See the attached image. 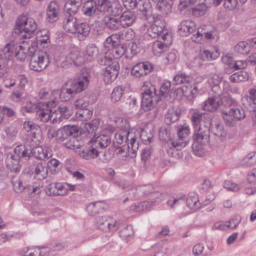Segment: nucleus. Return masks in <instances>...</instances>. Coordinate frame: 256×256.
I'll list each match as a JSON object with an SVG mask.
<instances>
[{
    "instance_id": "f257e3e1",
    "label": "nucleus",
    "mask_w": 256,
    "mask_h": 256,
    "mask_svg": "<svg viewBox=\"0 0 256 256\" xmlns=\"http://www.w3.org/2000/svg\"><path fill=\"white\" fill-rule=\"evenodd\" d=\"M170 82H165L162 84L158 94L154 86L150 82H144L142 89V109L146 112L153 109L162 97L170 92Z\"/></svg>"
},
{
    "instance_id": "f03ea898",
    "label": "nucleus",
    "mask_w": 256,
    "mask_h": 256,
    "mask_svg": "<svg viewBox=\"0 0 256 256\" xmlns=\"http://www.w3.org/2000/svg\"><path fill=\"white\" fill-rule=\"evenodd\" d=\"M100 124L98 119L92 120L90 122L84 126V132H87L88 136L90 138L89 142L92 144L96 150L98 148H104L107 147L111 142L109 135L101 134L96 137V132Z\"/></svg>"
},
{
    "instance_id": "7ed1b4c3",
    "label": "nucleus",
    "mask_w": 256,
    "mask_h": 256,
    "mask_svg": "<svg viewBox=\"0 0 256 256\" xmlns=\"http://www.w3.org/2000/svg\"><path fill=\"white\" fill-rule=\"evenodd\" d=\"M89 82L88 77L82 76L76 80L68 81L62 88L60 98L62 101H68L77 93L85 90Z\"/></svg>"
},
{
    "instance_id": "20e7f679",
    "label": "nucleus",
    "mask_w": 256,
    "mask_h": 256,
    "mask_svg": "<svg viewBox=\"0 0 256 256\" xmlns=\"http://www.w3.org/2000/svg\"><path fill=\"white\" fill-rule=\"evenodd\" d=\"M16 25L20 31H23L25 34L23 37L26 38H30L34 34V32L37 28V24L35 20L26 16H20L16 21Z\"/></svg>"
},
{
    "instance_id": "39448f33",
    "label": "nucleus",
    "mask_w": 256,
    "mask_h": 256,
    "mask_svg": "<svg viewBox=\"0 0 256 256\" xmlns=\"http://www.w3.org/2000/svg\"><path fill=\"white\" fill-rule=\"evenodd\" d=\"M222 116L226 124L232 127L236 125L238 121L244 118L246 114L242 108L233 106L228 111H224Z\"/></svg>"
},
{
    "instance_id": "423d86ee",
    "label": "nucleus",
    "mask_w": 256,
    "mask_h": 256,
    "mask_svg": "<svg viewBox=\"0 0 256 256\" xmlns=\"http://www.w3.org/2000/svg\"><path fill=\"white\" fill-rule=\"evenodd\" d=\"M115 153L118 158L126 160L128 158H132V155H130L132 152L134 154L138 148V143L134 136L130 138V142H128L126 145L116 146Z\"/></svg>"
},
{
    "instance_id": "0eeeda50",
    "label": "nucleus",
    "mask_w": 256,
    "mask_h": 256,
    "mask_svg": "<svg viewBox=\"0 0 256 256\" xmlns=\"http://www.w3.org/2000/svg\"><path fill=\"white\" fill-rule=\"evenodd\" d=\"M15 50L14 42H10L3 48H0V78L4 76L5 72L4 70L6 68L8 61L14 58Z\"/></svg>"
},
{
    "instance_id": "6e6552de",
    "label": "nucleus",
    "mask_w": 256,
    "mask_h": 256,
    "mask_svg": "<svg viewBox=\"0 0 256 256\" xmlns=\"http://www.w3.org/2000/svg\"><path fill=\"white\" fill-rule=\"evenodd\" d=\"M219 50L216 48L212 50H200L199 55L194 57L190 62L192 68H198L202 64L204 61L216 59L220 56Z\"/></svg>"
},
{
    "instance_id": "1a4fd4ad",
    "label": "nucleus",
    "mask_w": 256,
    "mask_h": 256,
    "mask_svg": "<svg viewBox=\"0 0 256 256\" xmlns=\"http://www.w3.org/2000/svg\"><path fill=\"white\" fill-rule=\"evenodd\" d=\"M49 63V56L46 52L34 54L31 58L30 68L34 71L41 72L48 66Z\"/></svg>"
},
{
    "instance_id": "9d476101",
    "label": "nucleus",
    "mask_w": 256,
    "mask_h": 256,
    "mask_svg": "<svg viewBox=\"0 0 256 256\" xmlns=\"http://www.w3.org/2000/svg\"><path fill=\"white\" fill-rule=\"evenodd\" d=\"M210 120L202 122L198 127L194 128V140L198 144L204 145L208 144L210 140Z\"/></svg>"
},
{
    "instance_id": "9b49d317",
    "label": "nucleus",
    "mask_w": 256,
    "mask_h": 256,
    "mask_svg": "<svg viewBox=\"0 0 256 256\" xmlns=\"http://www.w3.org/2000/svg\"><path fill=\"white\" fill-rule=\"evenodd\" d=\"M98 228L106 232L115 231L119 228V223L114 219L108 216H98L96 218Z\"/></svg>"
},
{
    "instance_id": "f8f14e48",
    "label": "nucleus",
    "mask_w": 256,
    "mask_h": 256,
    "mask_svg": "<svg viewBox=\"0 0 256 256\" xmlns=\"http://www.w3.org/2000/svg\"><path fill=\"white\" fill-rule=\"evenodd\" d=\"M130 125L125 120V124L120 126V130L114 134V144L116 146H122L127 144V141L132 136H134L132 133L130 132Z\"/></svg>"
},
{
    "instance_id": "ddd939ff",
    "label": "nucleus",
    "mask_w": 256,
    "mask_h": 256,
    "mask_svg": "<svg viewBox=\"0 0 256 256\" xmlns=\"http://www.w3.org/2000/svg\"><path fill=\"white\" fill-rule=\"evenodd\" d=\"M79 134L77 126H65L56 131V138L62 142L70 137H76Z\"/></svg>"
},
{
    "instance_id": "4468645a",
    "label": "nucleus",
    "mask_w": 256,
    "mask_h": 256,
    "mask_svg": "<svg viewBox=\"0 0 256 256\" xmlns=\"http://www.w3.org/2000/svg\"><path fill=\"white\" fill-rule=\"evenodd\" d=\"M120 66L116 60L108 66L104 72V80L106 84L111 83L117 78Z\"/></svg>"
},
{
    "instance_id": "2eb2a0df",
    "label": "nucleus",
    "mask_w": 256,
    "mask_h": 256,
    "mask_svg": "<svg viewBox=\"0 0 256 256\" xmlns=\"http://www.w3.org/2000/svg\"><path fill=\"white\" fill-rule=\"evenodd\" d=\"M152 70L151 64L148 62H140L135 64L132 68L130 74L136 78L148 74Z\"/></svg>"
},
{
    "instance_id": "dca6fc26",
    "label": "nucleus",
    "mask_w": 256,
    "mask_h": 256,
    "mask_svg": "<svg viewBox=\"0 0 256 256\" xmlns=\"http://www.w3.org/2000/svg\"><path fill=\"white\" fill-rule=\"evenodd\" d=\"M222 104L221 98L218 95H214L202 104V109L205 111L215 112Z\"/></svg>"
},
{
    "instance_id": "f3484780",
    "label": "nucleus",
    "mask_w": 256,
    "mask_h": 256,
    "mask_svg": "<svg viewBox=\"0 0 256 256\" xmlns=\"http://www.w3.org/2000/svg\"><path fill=\"white\" fill-rule=\"evenodd\" d=\"M170 145L167 150L168 155L176 159L182 158V154L180 150L186 146V142L172 141L171 142Z\"/></svg>"
},
{
    "instance_id": "a211bd4d",
    "label": "nucleus",
    "mask_w": 256,
    "mask_h": 256,
    "mask_svg": "<svg viewBox=\"0 0 256 256\" xmlns=\"http://www.w3.org/2000/svg\"><path fill=\"white\" fill-rule=\"evenodd\" d=\"M68 188L62 183L52 182L46 188V194L50 196H64L66 194Z\"/></svg>"
},
{
    "instance_id": "6ab92c4d",
    "label": "nucleus",
    "mask_w": 256,
    "mask_h": 256,
    "mask_svg": "<svg viewBox=\"0 0 256 256\" xmlns=\"http://www.w3.org/2000/svg\"><path fill=\"white\" fill-rule=\"evenodd\" d=\"M97 4L94 0H88L83 4L82 11V14L90 18H98Z\"/></svg>"
},
{
    "instance_id": "aec40b11",
    "label": "nucleus",
    "mask_w": 256,
    "mask_h": 256,
    "mask_svg": "<svg viewBox=\"0 0 256 256\" xmlns=\"http://www.w3.org/2000/svg\"><path fill=\"white\" fill-rule=\"evenodd\" d=\"M164 24L160 19L155 20L147 30L148 35L152 38H158L164 32Z\"/></svg>"
},
{
    "instance_id": "412c9836",
    "label": "nucleus",
    "mask_w": 256,
    "mask_h": 256,
    "mask_svg": "<svg viewBox=\"0 0 256 256\" xmlns=\"http://www.w3.org/2000/svg\"><path fill=\"white\" fill-rule=\"evenodd\" d=\"M20 160L18 156H16L14 152H8L6 154V162L7 167L12 172H17L20 170Z\"/></svg>"
},
{
    "instance_id": "4be33fe9",
    "label": "nucleus",
    "mask_w": 256,
    "mask_h": 256,
    "mask_svg": "<svg viewBox=\"0 0 256 256\" xmlns=\"http://www.w3.org/2000/svg\"><path fill=\"white\" fill-rule=\"evenodd\" d=\"M196 30L195 23L191 20H184L178 26V32L180 35L186 36L194 32Z\"/></svg>"
},
{
    "instance_id": "5701e85b",
    "label": "nucleus",
    "mask_w": 256,
    "mask_h": 256,
    "mask_svg": "<svg viewBox=\"0 0 256 256\" xmlns=\"http://www.w3.org/2000/svg\"><path fill=\"white\" fill-rule=\"evenodd\" d=\"M121 26L125 28L132 26L136 20V16L134 12L130 10L124 12L119 17Z\"/></svg>"
},
{
    "instance_id": "b1692460",
    "label": "nucleus",
    "mask_w": 256,
    "mask_h": 256,
    "mask_svg": "<svg viewBox=\"0 0 256 256\" xmlns=\"http://www.w3.org/2000/svg\"><path fill=\"white\" fill-rule=\"evenodd\" d=\"M82 0H68L64 8V15L74 16L82 5Z\"/></svg>"
},
{
    "instance_id": "393cba45",
    "label": "nucleus",
    "mask_w": 256,
    "mask_h": 256,
    "mask_svg": "<svg viewBox=\"0 0 256 256\" xmlns=\"http://www.w3.org/2000/svg\"><path fill=\"white\" fill-rule=\"evenodd\" d=\"M15 50H14V56L18 60L24 61L27 56V54L29 50V45L27 42H23L18 45V47L14 44Z\"/></svg>"
},
{
    "instance_id": "a878e982",
    "label": "nucleus",
    "mask_w": 256,
    "mask_h": 256,
    "mask_svg": "<svg viewBox=\"0 0 256 256\" xmlns=\"http://www.w3.org/2000/svg\"><path fill=\"white\" fill-rule=\"evenodd\" d=\"M51 152H48L46 148H44L41 146H38L30 148V158L34 156L35 158L44 160L46 158H50L52 156Z\"/></svg>"
},
{
    "instance_id": "bb28decb",
    "label": "nucleus",
    "mask_w": 256,
    "mask_h": 256,
    "mask_svg": "<svg viewBox=\"0 0 256 256\" xmlns=\"http://www.w3.org/2000/svg\"><path fill=\"white\" fill-rule=\"evenodd\" d=\"M97 10L98 12L102 13V14H98V20H95V21H100V19H102L104 16V14L108 13L109 14L110 8H112V3L108 0H98V3L97 4Z\"/></svg>"
},
{
    "instance_id": "cd10ccee",
    "label": "nucleus",
    "mask_w": 256,
    "mask_h": 256,
    "mask_svg": "<svg viewBox=\"0 0 256 256\" xmlns=\"http://www.w3.org/2000/svg\"><path fill=\"white\" fill-rule=\"evenodd\" d=\"M76 18L74 16L64 15L63 28L66 31L74 34L76 32Z\"/></svg>"
},
{
    "instance_id": "c85d7f7f",
    "label": "nucleus",
    "mask_w": 256,
    "mask_h": 256,
    "mask_svg": "<svg viewBox=\"0 0 256 256\" xmlns=\"http://www.w3.org/2000/svg\"><path fill=\"white\" fill-rule=\"evenodd\" d=\"M58 6L54 2H51L48 5L46 12V19L48 22L52 23L58 20Z\"/></svg>"
},
{
    "instance_id": "c756f323",
    "label": "nucleus",
    "mask_w": 256,
    "mask_h": 256,
    "mask_svg": "<svg viewBox=\"0 0 256 256\" xmlns=\"http://www.w3.org/2000/svg\"><path fill=\"white\" fill-rule=\"evenodd\" d=\"M206 114L200 112L198 110H194L191 116V120L194 128H196L202 124L207 120H210L209 118H206Z\"/></svg>"
},
{
    "instance_id": "7c9ffc66",
    "label": "nucleus",
    "mask_w": 256,
    "mask_h": 256,
    "mask_svg": "<svg viewBox=\"0 0 256 256\" xmlns=\"http://www.w3.org/2000/svg\"><path fill=\"white\" fill-rule=\"evenodd\" d=\"M34 177L42 180L45 178L48 174V168L46 164L44 162H39L35 166L34 170Z\"/></svg>"
},
{
    "instance_id": "2f4dec72",
    "label": "nucleus",
    "mask_w": 256,
    "mask_h": 256,
    "mask_svg": "<svg viewBox=\"0 0 256 256\" xmlns=\"http://www.w3.org/2000/svg\"><path fill=\"white\" fill-rule=\"evenodd\" d=\"M102 20H103V22L106 28L108 30H118L121 26L119 22V18L106 14Z\"/></svg>"
},
{
    "instance_id": "473e14b6",
    "label": "nucleus",
    "mask_w": 256,
    "mask_h": 256,
    "mask_svg": "<svg viewBox=\"0 0 256 256\" xmlns=\"http://www.w3.org/2000/svg\"><path fill=\"white\" fill-rule=\"evenodd\" d=\"M90 26L86 22H81L76 24V32L80 40H84L90 34Z\"/></svg>"
},
{
    "instance_id": "72a5a7b5",
    "label": "nucleus",
    "mask_w": 256,
    "mask_h": 256,
    "mask_svg": "<svg viewBox=\"0 0 256 256\" xmlns=\"http://www.w3.org/2000/svg\"><path fill=\"white\" fill-rule=\"evenodd\" d=\"M183 94L186 96L194 97L198 93V88L196 84H192L190 80L186 82L182 86Z\"/></svg>"
},
{
    "instance_id": "f704fd0d",
    "label": "nucleus",
    "mask_w": 256,
    "mask_h": 256,
    "mask_svg": "<svg viewBox=\"0 0 256 256\" xmlns=\"http://www.w3.org/2000/svg\"><path fill=\"white\" fill-rule=\"evenodd\" d=\"M84 52L86 60L88 62H91L98 56L99 50L94 44H90L86 47Z\"/></svg>"
},
{
    "instance_id": "c9c22d12",
    "label": "nucleus",
    "mask_w": 256,
    "mask_h": 256,
    "mask_svg": "<svg viewBox=\"0 0 256 256\" xmlns=\"http://www.w3.org/2000/svg\"><path fill=\"white\" fill-rule=\"evenodd\" d=\"M106 204L102 202H95L88 204L86 210L89 214L93 216L102 212Z\"/></svg>"
},
{
    "instance_id": "e433bc0d",
    "label": "nucleus",
    "mask_w": 256,
    "mask_h": 256,
    "mask_svg": "<svg viewBox=\"0 0 256 256\" xmlns=\"http://www.w3.org/2000/svg\"><path fill=\"white\" fill-rule=\"evenodd\" d=\"M156 8L163 14H168L172 9V2L170 0H158Z\"/></svg>"
},
{
    "instance_id": "4c0bfd02",
    "label": "nucleus",
    "mask_w": 256,
    "mask_h": 256,
    "mask_svg": "<svg viewBox=\"0 0 256 256\" xmlns=\"http://www.w3.org/2000/svg\"><path fill=\"white\" fill-rule=\"evenodd\" d=\"M16 156H18L19 158H30V148L25 144H20L16 146L13 152Z\"/></svg>"
},
{
    "instance_id": "58836bf2",
    "label": "nucleus",
    "mask_w": 256,
    "mask_h": 256,
    "mask_svg": "<svg viewBox=\"0 0 256 256\" xmlns=\"http://www.w3.org/2000/svg\"><path fill=\"white\" fill-rule=\"evenodd\" d=\"M52 110L46 108H41L40 107L36 113V118L42 122H46L51 120Z\"/></svg>"
},
{
    "instance_id": "ea45409f",
    "label": "nucleus",
    "mask_w": 256,
    "mask_h": 256,
    "mask_svg": "<svg viewBox=\"0 0 256 256\" xmlns=\"http://www.w3.org/2000/svg\"><path fill=\"white\" fill-rule=\"evenodd\" d=\"M186 202L187 206L194 211L198 210L200 208L198 196L194 193L189 194Z\"/></svg>"
},
{
    "instance_id": "a19ab883",
    "label": "nucleus",
    "mask_w": 256,
    "mask_h": 256,
    "mask_svg": "<svg viewBox=\"0 0 256 256\" xmlns=\"http://www.w3.org/2000/svg\"><path fill=\"white\" fill-rule=\"evenodd\" d=\"M180 116V113L174 108H169L165 115V122L168 124L177 121Z\"/></svg>"
},
{
    "instance_id": "79ce46f5",
    "label": "nucleus",
    "mask_w": 256,
    "mask_h": 256,
    "mask_svg": "<svg viewBox=\"0 0 256 256\" xmlns=\"http://www.w3.org/2000/svg\"><path fill=\"white\" fill-rule=\"evenodd\" d=\"M204 35L206 38L210 40L212 38V34L210 32H204V28L200 27L197 28V31L196 34H194L192 36V41L196 42H201Z\"/></svg>"
},
{
    "instance_id": "37998d69",
    "label": "nucleus",
    "mask_w": 256,
    "mask_h": 256,
    "mask_svg": "<svg viewBox=\"0 0 256 256\" xmlns=\"http://www.w3.org/2000/svg\"><path fill=\"white\" fill-rule=\"evenodd\" d=\"M249 78L248 72L246 71H239L232 74L229 78L232 82H239L248 80Z\"/></svg>"
},
{
    "instance_id": "c03bdc74",
    "label": "nucleus",
    "mask_w": 256,
    "mask_h": 256,
    "mask_svg": "<svg viewBox=\"0 0 256 256\" xmlns=\"http://www.w3.org/2000/svg\"><path fill=\"white\" fill-rule=\"evenodd\" d=\"M213 2L216 6L222 4L226 8L230 10H234L238 4V0H214Z\"/></svg>"
},
{
    "instance_id": "a18cd8bd",
    "label": "nucleus",
    "mask_w": 256,
    "mask_h": 256,
    "mask_svg": "<svg viewBox=\"0 0 256 256\" xmlns=\"http://www.w3.org/2000/svg\"><path fill=\"white\" fill-rule=\"evenodd\" d=\"M116 34L119 42L131 40L135 36L134 32L130 28L122 30Z\"/></svg>"
},
{
    "instance_id": "49530a36",
    "label": "nucleus",
    "mask_w": 256,
    "mask_h": 256,
    "mask_svg": "<svg viewBox=\"0 0 256 256\" xmlns=\"http://www.w3.org/2000/svg\"><path fill=\"white\" fill-rule=\"evenodd\" d=\"M73 64L76 66L82 64L84 62V58L80 52L78 50H74L68 54Z\"/></svg>"
},
{
    "instance_id": "de8ad7c7",
    "label": "nucleus",
    "mask_w": 256,
    "mask_h": 256,
    "mask_svg": "<svg viewBox=\"0 0 256 256\" xmlns=\"http://www.w3.org/2000/svg\"><path fill=\"white\" fill-rule=\"evenodd\" d=\"M186 196H176V197H171L168 201V205L172 208H177L185 203Z\"/></svg>"
},
{
    "instance_id": "09e8293b",
    "label": "nucleus",
    "mask_w": 256,
    "mask_h": 256,
    "mask_svg": "<svg viewBox=\"0 0 256 256\" xmlns=\"http://www.w3.org/2000/svg\"><path fill=\"white\" fill-rule=\"evenodd\" d=\"M190 133V130L188 126H180L178 128V142H186V144L188 143L187 136Z\"/></svg>"
},
{
    "instance_id": "8fccbe9b",
    "label": "nucleus",
    "mask_w": 256,
    "mask_h": 256,
    "mask_svg": "<svg viewBox=\"0 0 256 256\" xmlns=\"http://www.w3.org/2000/svg\"><path fill=\"white\" fill-rule=\"evenodd\" d=\"M92 148L90 149H86L80 152V156L86 160H90L96 157L98 154V151L94 146L92 145Z\"/></svg>"
},
{
    "instance_id": "3c124183",
    "label": "nucleus",
    "mask_w": 256,
    "mask_h": 256,
    "mask_svg": "<svg viewBox=\"0 0 256 256\" xmlns=\"http://www.w3.org/2000/svg\"><path fill=\"white\" fill-rule=\"evenodd\" d=\"M256 163V153L251 152L245 156L240 161L242 166H250Z\"/></svg>"
},
{
    "instance_id": "603ef678",
    "label": "nucleus",
    "mask_w": 256,
    "mask_h": 256,
    "mask_svg": "<svg viewBox=\"0 0 256 256\" xmlns=\"http://www.w3.org/2000/svg\"><path fill=\"white\" fill-rule=\"evenodd\" d=\"M168 47L166 44H164L160 40H157L153 44L152 51L156 56H159L162 52L166 50Z\"/></svg>"
},
{
    "instance_id": "864d4df0",
    "label": "nucleus",
    "mask_w": 256,
    "mask_h": 256,
    "mask_svg": "<svg viewBox=\"0 0 256 256\" xmlns=\"http://www.w3.org/2000/svg\"><path fill=\"white\" fill-rule=\"evenodd\" d=\"M240 220V216L238 215H236L232 216L228 222H226L224 226L220 225V228L224 230L225 227H226V228L234 229L238 226Z\"/></svg>"
},
{
    "instance_id": "5fc2aeb1",
    "label": "nucleus",
    "mask_w": 256,
    "mask_h": 256,
    "mask_svg": "<svg viewBox=\"0 0 256 256\" xmlns=\"http://www.w3.org/2000/svg\"><path fill=\"white\" fill-rule=\"evenodd\" d=\"M124 90V88L122 86H118L114 88L110 96L112 101L114 102L119 101Z\"/></svg>"
},
{
    "instance_id": "6e6d98bb",
    "label": "nucleus",
    "mask_w": 256,
    "mask_h": 256,
    "mask_svg": "<svg viewBox=\"0 0 256 256\" xmlns=\"http://www.w3.org/2000/svg\"><path fill=\"white\" fill-rule=\"evenodd\" d=\"M208 9L206 4L202 2L196 5L192 8V14L195 16H200L204 15Z\"/></svg>"
},
{
    "instance_id": "4d7b16f0",
    "label": "nucleus",
    "mask_w": 256,
    "mask_h": 256,
    "mask_svg": "<svg viewBox=\"0 0 256 256\" xmlns=\"http://www.w3.org/2000/svg\"><path fill=\"white\" fill-rule=\"evenodd\" d=\"M16 88L19 90L25 91L26 88L28 84V78L25 74H21L16 75Z\"/></svg>"
},
{
    "instance_id": "13d9d810",
    "label": "nucleus",
    "mask_w": 256,
    "mask_h": 256,
    "mask_svg": "<svg viewBox=\"0 0 256 256\" xmlns=\"http://www.w3.org/2000/svg\"><path fill=\"white\" fill-rule=\"evenodd\" d=\"M250 46L246 42H240L235 46L234 50L236 52L242 54H246L250 51Z\"/></svg>"
},
{
    "instance_id": "bf43d9fd",
    "label": "nucleus",
    "mask_w": 256,
    "mask_h": 256,
    "mask_svg": "<svg viewBox=\"0 0 256 256\" xmlns=\"http://www.w3.org/2000/svg\"><path fill=\"white\" fill-rule=\"evenodd\" d=\"M158 136L162 141H166L170 138V126H162L159 130Z\"/></svg>"
},
{
    "instance_id": "052dcab7",
    "label": "nucleus",
    "mask_w": 256,
    "mask_h": 256,
    "mask_svg": "<svg viewBox=\"0 0 256 256\" xmlns=\"http://www.w3.org/2000/svg\"><path fill=\"white\" fill-rule=\"evenodd\" d=\"M112 58L115 60L118 59L126 54V50L125 47L119 45L113 48L112 50Z\"/></svg>"
},
{
    "instance_id": "680f3d73",
    "label": "nucleus",
    "mask_w": 256,
    "mask_h": 256,
    "mask_svg": "<svg viewBox=\"0 0 256 256\" xmlns=\"http://www.w3.org/2000/svg\"><path fill=\"white\" fill-rule=\"evenodd\" d=\"M212 132L218 138L223 139L226 136V132L224 130L222 126L220 124H216L211 128Z\"/></svg>"
},
{
    "instance_id": "e2e57ef3",
    "label": "nucleus",
    "mask_w": 256,
    "mask_h": 256,
    "mask_svg": "<svg viewBox=\"0 0 256 256\" xmlns=\"http://www.w3.org/2000/svg\"><path fill=\"white\" fill-rule=\"evenodd\" d=\"M92 115V112L87 108L79 110L76 112V116L82 120H87L90 119Z\"/></svg>"
},
{
    "instance_id": "0e129e2a",
    "label": "nucleus",
    "mask_w": 256,
    "mask_h": 256,
    "mask_svg": "<svg viewBox=\"0 0 256 256\" xmlns=\"http://www.w3.org/2000/svg\"><path fill=\"white\" fill-rule=\"evenodd\" d=\"M57 108L64 120L68 119L72 114V110L65 105H60Z\"/></svg>"
},
{
    "instance_id": "69168bd1",
    "label": "nucleus",
    "mask_w": 256,
    "mask_h": 256,
    "mask_svg": "<svg viewBox=\"0 0 256 256\" xmlns=\"http://www.w3.org/2000/svg\"><path fill=\"white\" fill-rule=\"evenodd\" d=\"M190 80L189 76L184 73H178L173 78V82L175 84H184Z\"/></svg>"
},
{
    "instance_id": "338daca9",
    "label": "nucleus",
    "mask_w": 256,
    "mask_h": 256,
    "mask_svg": "<svg viewBox=\"0 0 256 256\" xmlns=\"http://www.w3.org/2000/svg\"><path fill=\"white\" fill-rule=\"evenodd\" d=\"M114 60L110 54H106L101 55L98 60L100 64L108 66Z\"/></svg>"
},
{
    "instance_id": "774afa93",
    "label": "nucleus",
    "mask_w": 256,
    "mask_h": 256,
    "mask_svg": "<svg viewBox=\"0 0 256 256\" xmlns=\"http://www.w3.org/2000/svg\"><path fill=\"white\" fill-rule=\"evenodd\" d=\"M117 41H118V39L116 33L112 34L104 42V46L113 48L116 44Z\"/></svg>"
}]
</instances>
